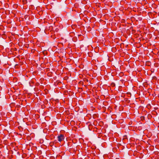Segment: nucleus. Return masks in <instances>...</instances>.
I'll return each mask as SVG.
<instances>
[{
    "instance_id": "nucleus-1",
    "label": "nucleus",
    "mask_w": 159,
    "mask_h": 159,
    "mask_svg": "<svg viewBox=\"0 0 159 159\" xmlns=\"http://www.w3.org/2000/svg\"><path fill=\"white\" fill-rule=\"evenodd\" d=\"M58 140L59 142H61L65 138V136L62 134H60L57 137Z\"/></svg>"
}]
</instances>
